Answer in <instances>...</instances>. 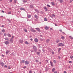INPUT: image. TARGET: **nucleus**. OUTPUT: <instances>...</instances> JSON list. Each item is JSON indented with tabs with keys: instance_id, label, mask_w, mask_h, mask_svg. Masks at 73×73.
Here are the masks:
<instances>
[{
	"instance_id": "e433bc0d",
	"label": "nucleus",
	"mask_w": 73,
	"mask_h": 73,
	"mask_svg": "<svg viewBox=\"0 0 73 73\" xmlns=\"http://www.w3.org/2000/svg\"><path fill=\"white\" fill-rule=\"evenodd\" d=\"M35 61L36 62H38V60H36Z\"/></svg>"
},
{
	"instance_id": "6e6552de",
	"label": "nucleus",
	"mask_w": 73,
	"mask_h": 73,
	"mask_svg": "<svg viewBox=\"0 0 73 73\" xmlns=\"http://www.w3.org/2000/svg\"><path fill=\"white\" fill-rule=\"evenodd\" d=\"M19 42H21V43H22V42H23V40H19Z\"/></svg>"
},
{
	"instance_id": "473e14b6",
	"label": "nucleus",
	"mask_w": 73,
	"mask_h": 73,
	"mask_svg": "<svg viewBox=\"0 0 73 73\" xmlns=\"http://www.w3.org/2000/svg\"><path fill=\"white\" fill-rule=\"evenodd\" d=\"M55 70V68H53L52 70V72H54Z\"/></svg>"
},
{
	"instance_id": "bf43d9fd",
	"label": "nucleus",
	"mask_w": 73,
	"mask_h": 73,
	"mask_svg": "<svg viewBox=\"0 0 73 73\" xmlns=\"http://www.w3.org/2000/svg\"><path fill=\"white\" fill-rule=\"evenodd\" d=\"M58 58H61V57H60V56H58Z\"/></svg>"
},
{
	"instance_id": "0e129e2a",
	"label": "nucleus",
	"mask_w": 73,
	"mask_h": 73,
	"mask_svg": "<svg viewBox=\"0 0 73 73\" xmlns=\"http://www.w3.org/2000/svg\"><path fill=\"white\" fill-rule=\"evenodd\" d=\"M2 27H4V25H2Z\"/></svg>"
},
{
	"instance_id": "7c9ffc66",
	"label": "nucleus",
	"mask_w": 73,
	"mask_h": 73,
	"mask_svg": "<svg viewBox=\"0 0 73 73\" xmlns=\"http://www.w3.org/2000/svg\"><path fill=\"white\" fill-rule=\"evenodd\" d=\"M2 32L3 33H4V32H5V30H4V29L2 30Z\"/></svg>"
},
{
	"instance_id": "c03bdc74",
	"label": "nucleus",
	"mask_w": 73,
	"mask_h": 73,
	"mask_svg": "<svg viewBox=\"0 0 73 73\" xmlns=\"http://www.w3.org/2000/svg\"><path fill=\"white\" fill-rule=\"evenodd\" d=\"M70 3H72V1H73V0H70Z\"/></svg>"
},
{
	"instance_id": "4468645a",
	"label": "nucleus",
	"mask_w": 73,
	"mask_h": 73,
	"mask_svg": "<svg viewBox=\"0 0 73 73\" xmlns=\"http://www.w3.org/2000/svg\"><path fill=\"white\" fill-rule=\"evenodd\" d=\"M49 41H50V40L49 39H47L46 40V42H47V43H48V42H49Z\"/></svg>"
},
{
	"instance_id": "c85d7f7f",
	"label": "nucleus",
	"mask_w": 73,
	"mask_h": 73,
	"mask_svg": "<svg viewBox=\"0 0 73 73\" xmlns=\"http://www.w3.org/2000/svg\"><path fill=\"white\" fill-rule=\"evenodd\" d=\"M44 21H47V19H46V18H44Z\"/></svg>"
},
{
	"instance_id": "c9c22d12",
	"label": "nucleus",
	"mask_w": 73,
	"mask_h": 73,
	"mask_svg": "<svg viewBox=\"0 0 73 73\" xmlns=\"http://www.w3.org/2000/svg\"><path fill=\"white\" fill-rule=\"evenodd\" d=\"M61 50V48H59L58 50V52H60V50Z\"/></svg>"
},
{
	"instance_id": "7ed1b4c3",
	"label": "nucleus",
	"mask_w": 73,
	"mask_h": 73,
	"mask_svg": "<svg viewBox=\"0 0 73 73\" xmlns=\"http://www.w3.org/2000/svg\"><path fill=\"white\" fill-rule=\"evenodd\" d=\"M30 31H32V32H36V30L33 29H30Z\"/></svg>"
},
{
	"instance_id": "9d476101",
	"label": "nucleus",
	"mask_w": 73,
	"mask_h": 73,
	"mask_svg": "<svg viewBox=\"0 0 73 73\" xmlns=\"http://www.w3.org/2000/svg\"><path fill=\"white\" fill-rule=\"evenodd\" d=\"M20 9L21 10V11H25V9L23 8H21Z\"/></svg>"
},
{
	"instance_id": "f704fd0d",
	"label": "nucleus",
	"mask_w": 73,
	"mask_h": 73,
	"mask_svg": "<svg viewBox=\"0 0 73 73\" xmlns=\"http://www.w3.org/2000/svg\"><path fill=\"white\" fill-rule=\"evenodd\" d=\"M11 12H9L8 13V15H11Z\"/></svg>"
},
{
	"instance_id": "13d9d810",
	"label": "nucleus",
	"mask_w": 73,
	"mask_h": 73,
	"mask_svg": "<svg viewBox=\"0 0 73 73\" xmlns=\"http://www.w3.org/2000/svg\"><path fill=\"white\" fill-rule=\"evenodd\" d=\"M64 73H66V71H64Z\"/></svg>"
},
{
	"instance_id": "603ef678",
	"label": "nucleus",
	"mask_w": 73,
	"mask_h": 73,
	"mask_svg": "<svg viewBox=\"0 0 73 73\" xmlns=\"http://www.w3.org/2000/svg\"><path fill=\"white\" fill-rule=\"evenodd\" d=\"M54 52H52V54H54Z\"/></svg>"
},
{
	"instance_id": "393cba45",
	"label": "nucleus",
	"mask_w": 73,
	"mask_h": 73,
	"mask_svg": "<svg viewBox=\"0 0 73 73\" xmlns=\"http://www.w3.org/2000/svg\"><path fill=\"white\" fill-rule=\"evenodd\" d=\"M30 7L31 8H33V5H30Z\"/></svg>"
},
{
	"instance_id": "09e8293b",
	"label": "nucleus",
	"mask_w": 73,
	"mask_h": 73,
	"mask_svg": "<svg viewBox=\"0 0 73 73\" xmlns=\"http://www.w3.org/2000/svg\"><path fill=\"white\" fill-rule=\"evenodd\" d=\"M14 38V36H13L12 37V38Z\"/></svg>"
},
{
	"instance_id": "aec40b11",
	"label": "nucleus",
	"mask_w": 73,
	"mask_h": 73,
	"mask_svg": "<svg viewBox=\"0 0 73 73\" xmlns=\"http://www.w3.org/2000/svg\"><path fill=\"white\" fill-rule=\"evenodd\" d=\"M28 18L29 19H30L31 18V15H29L28 16Z\"/></svg>"
},
{
	"instance_id": "cd10ccee",
	"label": "nucleus",
	"mask_w": 73,
	"mask_h": 73,
	"mask_svg": "<svg viewBox=\"0 0 73 73\" xmlns=\"http://www.w3.org/2000/svg\"><path fill=\"white\" fill-rule=\"evenodd\" d=\"M24 30L25 32H27V29H25Z\"/></svg>"
},
{
	"instance_id": "58836bf2",
	"label": "nucleus",
	"mask_w": 73,
	"mask_h": 73,
	"mask_svg": "<svg viewBox=\"0 0 73 73\" xmlns=\"http://www.w3.org/2000/svg\"><path fill=\"white\" fill-rule=\"evenodd\" d=\"M72 62L71 61H69V63H70V64H71V63H72Z\"/></svg>"
},
{
	"instance_id": "dca6fc26",
	"label": "nucleus",
	"mask_w": 73,
	"mask_h": 73,
	"mask_svg": "<svg viewBox=\"0 0 73 73\" xmlns=\"http://www.w3.org/2000/svg\"><path fill=\"white\" fill-rule=\"evenodd\" d=\"M25 44H29V42H27V41H25Z\"/></svg>"
},
{
	"instance_id": "4c0bfd02",
	"label": "nucleus",
	"mask_w": 73,
	"mask_h": 73,
	"mask_svg": "<svg viewBox=\"0 0 73 73\" xmlns=\"http://www.w3.org/2000/svg\"><path fill=\"white\" fill-rule=\"evenodd\" d=\"M9 51H7L6 52V54H8V53H9Z\"/></svg>"
},
{
	"instance_id": "a211bd4d",
	"label": "nucleus",
	"mask_w": 73,
	"mask_h": 73,
	"mask_svg": "<svg viewBox=\"0 0 73 73\" xmlns=\"http://www.w3.org/2000/svg\"><path fill=\"white\" fill-rule=\"evenodd\" d=\"M25 60H22L21 61V63H24V62Z\"/></svg>"
},
{
	"instance_id": "5fc2aeb1",
	"label": "nucleus",
	"mask_w": 73,
	"mask_h": 73,
	"mask_svg": "<svg viewBox=\"0 0 73 73\" xmlns=\"http://www.w3.org/2000/svg\"><path fill=\"white\" fill-rule=\"evenodd\" d=\"M30 40H31V41H33V39L32 38H31Z\"/></svg>"
},
{
	"instance_id": "69168bd1",
	"label": "nucleus",
	"mask_w": 73,
	"mask_h": 73,
	"mask_svg": "<svg viewBox=\"0 0 73 73\" xmlns=\"http://www.w3.org/2000/svg\"><path fill=\"white\" fill-rule=\"evenodd\" d=\"M43 52H45V51H44V50H43Z\"/></svg>"
},
{
	"instance_id": "f8f14e48",
	"label": "nucleus",
	"mask_w": 73,
	"mask_h": 73,
	"mask_svg": "<svg viewBox=\"0 0 73 73\" xmlns=\"http://www.w3.org/2000/svg\"><path fill=\"white\" fill-rule=\"evenodd\" d=\"M35 18H36V19H38V16H37V15H35Z\"/></svg>"
},
{
	"instance_id": "79ce46f5",
	"label": "nucleus",
	"mask_w": 73,
	"mask_h": 73,
	"mask_svg": "<svg viewBox=\"0 0 73 73\" xmlns=\"http://www.w3.org/2000/svg\"><path fill=\"white\" fill-rule=\"evenodd\" d=\"M47 6L48 7H50V5H47Z\"/></svg>"
},
{
	"instance_id": "20e7f679",
	"label": "nucleus",
	"mask_w": 73,
	"mask_h": 73,
	"mask_svg": "<svg viewBox=\"0 0 73 73\" xmlns=\"http://www.w3.org/2000/svg\"><path fill=\"white\" fill-rule=\"evenodd\" d=\"M9 42L8 41H6L5 42V44L6 45H8V44H9Z\"/></svg>"
},
{
	"instance_id": "a18cd8bd",
	"label": "nucleus",
	"mask_w": 73,
	"mask_h": 73,
	"mask_svg": "<svg viewBox=\"0 0 73 73\" xmlns=\"http://www.w3.org/2000/svg\"><path fill=\"white\" fill-rule=\"evenodd\" d=\"M23 68H24V69H25V68H26V66H25L24 67H23Z\"/></svg>"
},
{
	"instance_id": "39448f33",
	"label": "nucleus",
	"mask_w": 73,
	"mask_h": 73,
	"mask_svg": "<svg viewBox=\"0 0 73 73\" xmlns=\"http://www.w3.org/2000/svg\"><path fill=\"white\" fill-rule=\"evenodd\" d=\"M35 29H36V30H37V31H38V32H40V28H36Z\"/></svg>"
},
{
	"instance_id": "1a4fd4ad",
	"label": "nucleus",
	"mask_w": 73,
	"mask_h": 73,
	"mask_svg": "<svg viewBox=\"0 0 73 73\" xmlns=\"http://www.w3.org/2000/svg\"><path fill=\"white\" fill-rule=\"evenodd\" d=\"M50 64L53 67V63L52 62L50 61Z\"/></svg>"
},
{
	"instance_id": "423d86ee",
	"label": "nucleus",
	"mask_w": 73,
	"mask_h": 73,
	"mask_svg": "<svg viewBox=\"0 0 73 73\" xmlns=\"http://www.w3.org/2000/svg\"><path fill=\"white\" fill-rule=\"evenodd\" d=\"M25 63L26 65H28V64H29V62L27 61H25Z\"/></svg>"
},
{
	"instance_id": "680f3d73",
	"label": "nucleus",
	"mask_w": 73,
	"mask_h": 73,
	"mask_svg": "<svg viewBox=\"0 0 73 73\" xmlns=\"http://www.w3.org/2000/svg\"><path fill=\"white\" fill-rule=\"evenodd\" d=\"M46 61H47V62H48V60H46Z\"/></svg>"
},
{
	"instance_id": "774afa93",
	"label": "nucleus",
	"mask_w": 73,
	"mask_h": 73,
	"mask_svg": "<svg viewBox=\"0 0 73 73\" xmlns=\"http://www.w3.org/2000/svg\"><path fill=\"white\" fill-rule=\"evenodd\" d=\"M2 0H0V1H2Z\"/></svg>"
},
{
	"instance_id": "6e6d98bb",
	"label": "nucleus",
	"mask_w": 73,
	"mask_h": 73,
	"mask_svg": "<svg viewBox=\"0 0 73 73\" xmlns=\"http://www.w3.org/2000/svg\"><path fill=\"white\" fill-rule=\"evenodd\" d=\"M39 64H41V62H39Z\"/></svg>"
},
{
	"instance_id": "412c9836",
	"label": "nucleus",
	"mask_w": 73,
	"mask_h": 73,
	"mask_svg": "<svg viewBox=\"0 0 73 73\" xmlns=\"http://www.w3.org/2000/svg\"><path fill=\"white\" fill-rule=\"evenodd\" d=\"M51 4L52 5H54V3L53 2H52L51 3Z\"/></svg>"
},
{
	"instance_id": "2eb2a0df",
	"label": "nucleus",
	"mask_w": 73,
	"mask_h": 73,
	"mask_svg": "<svg viewBox=\"0 0 73 73\" xmlns=\"http://www.w3.org/2000/svg\"><path fill=\"white\" fill-rule=\"evenodd\" d=\"M7 36H8V37H11V35L9 34H7Z\"/></svg>"
},
{
	"instance_id": "0eeeda50",
	"label": "nucleus",
	"mask_w": 73,
	"mask_h": 73,
	"mask_svg": "<svg viewBox=\"0 0 73 73\" xmlns=\"http://www.w3.org/2000/svg\"><path fill=\"white\" fill-rule=\"evenodd\" d=\"M35 42H37L38 41V39L37 38H35Z\"/></svg>"
},
{
	"instance_id": "4be33fe9",
	"label": "nucleus",
	"mask_w": 73,
	"mask_h": 73,
	"mask_svg": "<svg viewBox=\"0 0 73 73\" xmlns=\"http://www.w3.org/2000/svg\"><path fill=\"white\" fill-rule=\"evenodd\" d=\"M10 41L11 42H13V39H12V38L10 39Z\"/></svg>"
},
{
	"instance_id": "de8ad7c7",
	"label": "nucleus",
	"mask_w": 73,
	"mask_h": 73,
	"mask_svg": "<svg viewBox=\"0 0 73 73\" xmlns=\"http://www.w3.org/2000/svg\"><path fill=\"white\" fill-rule=\"evenodd\" d=\"M12 0H10V1H9L10 2H12Z\"/></svg>"
},
{
	"instance_id": "9b49d317",
	"label": "nucleus",
	"mask_w": 73,
	"mask_h": 73,
	"mask_svg": "<svg viewBox=\"0 0 73 73\" xmlns=\"http://www.w3.org/2000/svg\"><path fill=\"white\" fill-rule=\"evenodd\" d=\"M49 28L47 26H46L45 27V29H46V30H48V29Z\"/></svg>"
},
{
	"instance_id": "5701e85b",
	"label": "nucleus",
	"mask_w": 73,
	"mask_h": 73,
	"mask_svg": "<svg viewBox=\"0 0 73 73\" xmlns=\"http://www.w3.org/2000/svg\"><path fill=\"white\" fill-rule=\"evenodd\" d=\"M44 9H46V11H48V9L46 7H45L44 8Z\"/></svg>"
},
{
	"instance_id": "338daca9",
	"label": "nucleus",
	"mask_w": 73,
	"mask_h": 73,
	"mask_svg": "<svg viewBox=\"0 0 73 73\" xmlns=\"http://www.w3.org/2000/svg\"><path fill=\"white\" fill-rule=\"evenodd\" d=\"M60 32H62V31L61 30H60Z\"/></svg>"
},
{
	"instance_id": "37998d69",
	"label": "nucleus",
	"mask_w": 73,
	"mask_h": 73,
	"mask_svg": "<svg viewBox=\"0 0 73 73\" xmlns=\"http://www.w3.org/2000/svg\"><path fill=\"white\" fill-rule=\"evenodd\" d=\"M4 36H7V34L5 33L4 34Z\"/></svg>"
},
{
	"instance_id": "6ab92c4d",
	"label": "nucleus",
	"mask_w": 73,
	"mask_h": 73,
	"mask_svg": "<svg viewBox=\"0 0 73 73\" xmlns=\"http://www.w3.org/2000/svg\"><path fill=\"white\" fill-rule=\"evenodd\" d=\"M61 38L62 39V40H64L65 39V37H64V36H62L61 37Z\"/></svg>"
},
{
	"instance_id": "052dcab7",
	"label": "nucleus",
	"mask_w": 73,
	"mask_h": 73,
	"mask_svg": "<svg viewBox=\"0 0 73 73\" xmlns=\"http://www.w3.org/2000/svg\"><path fill=\"white\" fill-rule=\"evenodd\" d=\"M8 68L9 69H11V68L10 67H9Z\"/></svg>"
},
{
	"instance_id": "864d4df0",
	"label": "nucleus",
	"mask_w": 73,
	"mask_h": 73,
	"mask_svg": "<svg viewBox=\"0 0 73 73\" xmlns=\"http://www.w3.org/2000/svg\"><path fill=\"white\" fill-rule=\"evenodd\" d=\"M2 12L3 13H4V11H2Z\"/></svg>"
},
{
	"instance_id": "ddd939ff",
	"label": "nucleus",
	"mask_w": 73,
	"mask_h": 73,
	"mask_svg": "<svg viewBox=\"0 0 73 73\" xmlns=\"http://www.w3.org/2000/svg\"><path fill=\"white\" fill-rule=\"evenodd\" d=\"M60 3H63V0H58Z\"/></svg>"
},
{
	"instance_id": "f03ea898",
	"label": "nucleus",
	"mask_w": 73,
	"mask_h": 73,
	"mask_svg": "<svg viewBox=\"0 0 73 73\" xmlns=\"http://www.w3.org/2000/svg\"><path fill=\"white\" fill-rule=\"evenodd\" d=\"M33 48L34 49V51L36 52V51L37 50V48H36V47L35 46H33Z\"/></svg>"
},
{
	"instance_id": "e2e57ef3",
	"label": "nucleus",
	"mask_w": 73,
	"mask_h": 73,
	"mask_svg": "<svg viewBox=\"0 0 73 73\" xmlns=\"http://www.w3.org/2000/svg\"><path fill=\"white\" fill-rule=\"evenodd\" d=\"M50 30H52V28H50Z\"/></svg>"
},
{
	"instance_id": "4d7b16f0",
	"label": "nucleus",
	"mask_w": 73,
	"mask_h": 73,
	"mask_svg": "<svg viewBox=\"0 0 73 73\" xmlns=\"http://www.w3.org/2000/svg\"><path fill=\"white\" fill-rule=\"evenodd\" d=\"M2 57H4V55L3 54H2Z\"/></svg>"
},
{
	"instance_id": "72a5a7b5",
	"label": "nucleus",
	"mask_w": 73,
	"mask_h": 73,
	"mask_svg": "<svg viewBox=\"0 0 73 73\" xmlns=\"http://www.w3.org/2000/svg\"><path fill=\"white\" fill-rule=\"evenodd\" d=\"M70 58L71 59H72V58H73V56H70Z\"/></svg>"
},
{
	"instance_id": "f257e3e1",
	"label": "nucleus",
	"mask_w": 73,
	"mask_h": 73,
	"mask_svg": "<svg viewBox=\"0 0 73 73\" xmlns=\"http://www.w3.org/2000/svg\"><path fill=\"white\" fill-rule=\"evenodd\" d=\"M58 46H64V44L62 43H60L59 44Z\"/></svg>"
},
{
	"instance_id": "a878e982",
	"label": "nucleus",
	"mask_w": 73,
	"mask_h": 73,
	"mask_svg": "<svg viewBox=\"0 0 73 73\" xmlns=\"http://www.w3.org/2000/svg\"><path fill=\"white\" fill-rule=\"evenodd\" d=\"M53 62H54V64H56V61L55 60H54L53 61Z\"/></svg>"
},
{
	"instance_id": "ea45409f",
	"label": "nucleus",
	"mask_w": 73,
	"mask_h": 73,
	"mask_svg": "<svg viewBox=\"0 0 73 73\" xmlns=\"http://www.w3.org/2000/svg\"><path fill=\"white\" fill-rule=\"evenodd\" d=\"M52 16L53 17H55V15H54V14H53L52 15Z\"/></svg>"
},
{
	"instance_id": "bb28decb",
	"label": "nucleus",
	"mask_w": 73,
	"mask_h": 73,
	"mask_svg": "<svg viewBox=\"0 0 73 73\" xmlns=\"http://www.w3.org/2000/svg\"><path fill=\"white\" fill-rule=\"evenodd\" d=\"M69 37L71 39V40H72V39H73V37H72L70 36H69Z\"/></svg>"
},
{
	"instance_id": "a19ab883",
	"label": "nucleus",
	"mask_w": 73,
	"mask_h": 73,
	"mask_svg": "<svg viewBox=\"0 0 73 73\" xmlns=\"http://www.w3.org/2000/svg\"><path fill=\"white\" fill-rule=\"evenodd\" d=\"M37 54H40V52H37Z\"/></svg>"
},
{
	"instance_id": "b1692460",
	"label": "nucleus",
	"mask_w": 73,
	"mask_h": 73,
	"mask_svg": "<svg viewBox=\"0 0 73 73\" xmlns=\"http://www.w3.org/2000/svg\"><path fill=\"white\" fill-rule=\"evenodd\" d=\"M35 10L36 12H37L38 13H39V11H38V10H37L36 9H35Z\"/></svg>"
},
{
	"instance_id": "3c124183",
	"label": "nucleus",
	"mask_w": 73,
	"mask_h": 73,
	"mask_svg": "<svg viewBox=\"0 0 73 73\" xmlns=\"http://www.w3.org/2000/svg\"><path fill=\"white\" fill-rule=\"evenodd\" d=\"M5 68H7V66H6V65H5Z\"/></svg>"
},
{
	"instance_id": "2f4dec72",
	"label": "nucleus",
	"mask_w": 73,
	"mask_h": 73,
	"mask_svg": "<svg viewBox=\"0 0 73 73\" xmlns=\"http://www.w3.org/2000/svg\"><path fill=\"white\" fill-rule=\"evenodd\" d=\"M9 40V39L8 38H5V40Z\"/></svg>"
},
{
	"instance_id": "f3484780",
	"label": "nucleus",
	"mask_w": 73,
	"mask_h": 73,
	"mask_svg": "<svg viewBox=\"0 0 73 73\" xmlns=\"http://www.w3.org/2000/svg\"><path fill=\"white\" fill-rule=\"evenodd\" d=\"M60 41V40L58 39L56 40V43H58V42H59Z\"/></svg>"
},
{
	"instance_id": "c756f323",
	"label": "nucleus",
	"mask_w": 73,
	"mask_h": 73,
	"mask_svg": "<svg viewBox=\"0 0 73 73\" xmlns=\"http://www.w3.org/2000/svg\"><path fill=\"white\" fill-rule=\"evenodd\" d=\"M1 64L2 65V66H4V63L3 62H2Z\"/></svg>"
},
{
	"instance_id": "49530a36",
	"label": "nucleus",
	"mask_w": 73,
	"mask_h": 73,
	"mask_svg": "<svg viewBox=\"0 0 73 73\" xmlns=\"http://www.w3.org/2000/svg\"><path fill=\"white\" fill-rule=\"evenodd\" d=\"M29 73H32V71H30L29 72Z\"/></svg>"
},
{
	"instance_id": "8fccbe9b",
	"label": "nucleus",
	"mask_w": 73,
	"mask_h": 73,
	"mask_svg": "<svg viewBox=\"0 0 73 73\" xmlns=\"http://www.w3.org/2000/svg\"><path fill=\"white\" fill-rule=\"evenodd\" d=\"M54 73H57V71H55Z\"/></svg>"
}]
</instances>
